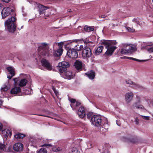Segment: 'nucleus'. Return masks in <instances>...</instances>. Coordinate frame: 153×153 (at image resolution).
<instances>
[{
  "label": "nucleus",
  "instance_id": "f257e3e1",
  "mask_svg": "<svg viewBox=\"0 0 153 153\" xmlns=\"http://www.w3.org/2000/svg\"><path fill=\"white\" fill-rule=\"evenodd\" d=\"M38 49L41 56L46 57L52 55L51 51L49 49V44L48 43H42Z\"/></svg>",
  "mask_w": 153,
  "mask_h": 153
},
{
  "label": "nucleus",
  "instance_id": "f03ea898",
  "mask_svg": "<svg viewBox=\"0 0 153 153\" xmlns=\"http://www.w3.org/2000/svg\"><path fill=\"white\" fill-rule=\"evenodd\" d=\"M16 20V17L12 16L8 18L5 22V28H7L9 32L13 33L15 31Z\"/></svg>",
  "mask_w": 153,
  "mask_h": 153
},
{
  "label": "nucleus",
  "instance_id": "7ed1b4c3",
  "mask_svg": "<svg viewBox=\"0 0 153 153\" xmlns=\"http://www.w3.org/2000/svg\"><path fill=\"white\" fill-rule=\"evenodd\" d=\"M91 122L95 126H100L102 122L101 117L98 115H94L91 117Z\"/></svg>",
  "mask_w": 153,
  "mask_h": 153
},
{
  "label": "nucleus",
  "instance_id": "20e7f679",
  "mask_svg": "<svg viewBox=\"0 0 153 153\" xmlns=\"http://www.w3.org/2000/svg\"><path fill=\"white\" fill-rule=\"evenodd\" d=\"M69 66L68 63L66 62H59L58 64V70L61 73H63L66 70V68Z\"/></svg>",
  "mask_w": 153,
  "mask_h": 153
},
{
  "label": "nucleus",
  "instance_id": "39448f33",
  "mask_svg": "<svg viewBox=\"0 0 153 153\" xmlns=\"http://www.w3.org/2000/svg\"><path fill=\"white\" fill-rule=\"evenodd\" d=\"M13 11V9H11L9 7H4L1 12V14L2 18H4L8 16L11 12Z\"/></svg>",
  "mask_w": 153,
  "mask_h": 153
},
{
  "label": "nucleus",
  "instance_id": "423d86ee",
  "mask_svg": "<svg viewBox=\"0 0 153 153\" xmlns=\"http://www.w3.org/2000/svg\"><path fill=\"white\" fill-rule=\"evenodd\" d=\"M67 54L69 57L72 59L76 58L78 55L77 52L73 48L69 49L67 52Z\"/></svg>",
  "mask_w": 153,
  "mask_h": 153
},
{
  "label": "nucleus",
  "instance_id": "0eeeda50",
  "mask_svg": "<svg viewBox=\"0 0 153 153\" xmlns=\"http://www.w3.org/2000/svg\"><path fill=\"white\" fill-rule=\"evenodd\" d=\"M92 53L91 49L88 47L84 48L82 51V55L84 58H89L91 57Z\"/></svg>",
  "mask_w": 153,
  "mask_h": 153
},
{
  "label": "nucleus",
  "instance_id": "6e6552de",
  "mask_svg": "<svg viewBox=\"0 0 153 153\" xmlns=\"http://www.w3.org/2000/svg\"><path fill=\"white\" fill-rule=\"evenodd\" d=\"M125 100L126 103H128L132 100L133 97V94L131 91L126 93L125 95Z\"/></svg>",
  "mask_w": 153,
  "mask_h": 153
},
{
  "label": "nucleus",
  "instance_id": "1a4fd4ad",
  "mask_svg": "<svg viewBox=\"0 0 153 153\" xmlns=\"http://www.w3.org/2000/svg\"><path fill=\"white\" fill-rule=\"evenodd\" d=\"M62 43H59V48L57 51H54L53 53V55L55 56H61L62 53L63 49L62 48Z\"/></svg>",
  "mask_w": 153,
  "mask_h": 153
},
{
  "label": "nucleus",
  "instance_id": "9d476101",
  "mask_svg": "<svg viewBox=\"0 0 153 153\" xmlns=\"http://www.w3.org/2000/svg\"><path fill=\"white\" fill-rule=\"evenodd\" d=\"M38 7L39 9V13L40 15L42 14L43 13L44 15L46 17L48 16H49V14H47L46 15V12L45 11H44L45 10L47 9V7H45L41 4H38Z\"/></svg>",
  "mask_w": 153,
  "mask_h": 153
},
{
  "label": "nucleus",
  "instance_id": "9b49d317",
  "mask_svg": "<svg viewBox=\"0 0 153 153\" xmlns=\"http://www.w3.org/2000/svg\"><path fill=\"white\" fill-rule=\"evenodd\" d=\"M117 48L115 46H111L107 48V50L104 55L106 56H111Z\"/></svg>",
  "mask_w": 153,
  "mask_h": 153
},
{
  "label": "nucleus",
  "instance_id": "f8f14e48",
  "mask_svg": "<svg viewBox=\"0 0 153 153\" xmlns=\"http://www.w3.org/2000/svg\"><path fill=\"white\" fill-rule=\"evenodd\" d=\"M41 62L42 65L46 67L48 70L50 71L52 69V67L48 60L43 59L42 60Z\"/></svg>",
  "mask_w": 153,
  "mask_h": 153
},
{
  "label": "nucleus",
  "instance_id": "ddd939ff",
  "mask_svg": "<svg viewBox=\"0 0 153 153\" xmlns=\"http://www.w3.org/2000/svg\"><path fill=\"white\" fill-rule=\"evenodd\" d=\"M13 148L15 151L17 152L21 151L23 150V145L20 143H16L14 145Z\"/></svg>",
  "mask_w": 153,
  "mask_h": 153
},
{
  "label": "nucleus",
  "instance_id": "4468645a",
  "mask_svg": "<svg viewBox=\"0 0 153 153\" xmlns=\"http://www.w3.org/2000/svg\"><path fill=\"white\" fill-rule=\"evenodd\" d=\"M78 114L81 118H83L85 115V109L83 107H80L78 111Z\"/></svg>",
  "mask_w": 153,
  "mask_h": 153
},
{
  "label": "nucleus",
  "instance_id": "2eb2a0df",
  "mask_svg": "<svg viewBox=\"0 0 153 153\" xmlns=\"http://www.w3.org/2000/svg\"><path fill=\"white\" fill-rule=\"evenodd\" d=\"M7 69L10 74V76L8 74L7 76V78L9 79H10L15 75L14 69L13 68L10 66L7 67Z\"/></svg>",
  "mask_w": 153,
  "mask_h": 153
},
{
  "label": "nucleus",
  "instance_id": "dca6fc26",
  "mask_svg": "<svg viewBox=\"0 0 153 153\" xmlns=\"http://www.w3.org/2000/svg\"><path fill=\"white\" fill-rule=\"evenodd\" d=\"M126 47L127 48L129 53H131L135 52L137 50L136 48L132 45H125Z\"/></svg>",
  "mask_w": 153,
  "mask_h": 153
},
{
  "label": "nucleus",
  "instance_id": "f3484780",
  "mask_svg": "<svg viewBox=\"0 0 153 153\" xmlns=\"http://www.w3.org/2000/svg\"><path fill=\"white\" fill-rule=\"evenodd\" d=\"M1 133L3 135L6 137L8 136H10L12 135V133L10 131L7 129L2 130Z\"/></svg>",
  "mask_w": 153,
  "mask_h": 153
},
{
  "label": "nucleus",
  "instance_id": "a211bd4d",
  "mask_svg": "<svg viewBox=\"0 0 153 153\" xmlns=\"http://www.w3.org/2000/svg\"><path fill=\"white\" fill-rule=\"evenodd\" d=\"M65 75L66 78L70 79L73 78L75 75L74 74H73L71 71H68L65 73Z\"/></svg>",
  "mask_w": 153,
  "mask_h": 153
},
{
  "label": "nucleus",
  "instance_id": "6ab92c4d",
  "mask_svg": "<svg viewBox=\"0 0 153 153\" xmlns=\"http://www.w3.org/2000/svg\"><path fill=\"white\" fill-rule=\"evenodd\" d=\"M109 125L108 124V123L107 119H105V122L104 124H103V126L100 128V130H102L105 131H106L108 128Z\"/></svg>",
  "mask_w": 153,
  "mask_h": 153
},
{
  "label": "nucleus",
  "instance_id": "aec40b11",
  "mask_svg": "<svg viewBox=\"0 0 153 153\" xmlns=\"http://www.w3.org/2000/svg\"><path fill=\"white\" fill-rule=\"evenodd\" d=\"M74 65L76 69L78 70H81L82 67V62L76 60L74 63Z\"/></svg>",
  "mask_w": 153,
  "mask_h": 153
},
{
  "label": "nucleus",
  "instance_id": "412c9836",
  "mask_svg": "<svg viewBox=\"0 0 153 153\" xmlns=\"http://www.w3.org/2000/svg\"><path fill=\"white\" fill-rule=\"evenodd\" d=\"M85 74L88 76L89 79H93L95 75V72L92 71H89L86 73Z\"/></svg>",
  "mask_w": 153,
  "mask_h": 153
},
{
  "label": "nucleus",
  "instance_id": "4be33fe9",
  "mask_svg": "<svg viewBox=\"0 0 153 153\" xmlns=\"http://www.w3.org/2000/svg\"><path fill=\"white\" fill-rule=\"evenodd\" d=\"M21 89L19 87H15L13 88L10 91L11 94H16L20 92Z\"/></svg>",
  "mask_w": 153,
  "mask_h": 153
},
{
  "label": "nucleus",
  "instance_id": "5701e85b",
  "mask_svg": "<svg viewBox=\"0 0 153 153\" xmlns=\"http://www.w3.org/2000/svg\"><path fill=\"white\" fill-rule=\"evenodd\" d=\"M146 48L147 51L149 53H153V44L152 43H149L146 46Z\"/></svg>",
  "mask_w": 153,
  "mask_h": 153
},
{
  "label": "nucleus",
  "instance_id": "b1692460",
  "mask_svg": "<svg viewBox=\"0 0 153 153\" xmlns=\"http://www.w3.org/2000/svg\"><path fill=\"white\" fill-rule=\"evenodd\" d=\"M27 80L26 79H22L19 82L18 85L20 87H23L26 85L27 83Z\"/></svg>",
  "mask_w": 153,
  "mask_h": 153
},
{
  "label": "nucleus",
  "instance_id": "393cba45",
  "mask_svg": "<svg viewBox=\"0 0 153 153\" xmlns=\"http://www.w3.org/2000/svg\"><path fill=\"white\" fill-rule=\"evenodd\" d=\"M123 47L124 48H123L121 49L120 53L122 54H126L129 53L128 50V48H127L126 47L125 45H126V44H124L123 45Z\"/></svg>",
  "mask_w": 153,
  "mask_h": 153
},
{
  "label": "nucleus",
  "instance_id": "a878e982",
  "mask_svg": "<svg viewBox=\"0 0 153 153\" xmlns=\"http://www.w3.org/2000/svg\"><path fill=\"white\" fill-rule=\"evenodd\" d=\"M111 41L110 40H104L102 42V44L104 45L105 48L107 49L108 47H111Z\"/></svg>",
  "mask_w": 153,
  "mask_h": 153
},
{
  "label": "nucleus",
  "instance_id": "bb28decb",
  "mask_svg": "<svg viewBox=\"0 0 153 153\" xmlns=\"http://www.w3.org/2000/svg\"><path fill=\"white\" fill-rule=\"evenodd\" d=\"M103 48L102 46L98 47L95 51V54L96 55H99L102 52Z\"/></svg>",
  "mask_w": 153,
  "mask_h": 153
},
{
  "label": "nucleus",
  "instance_id": "cd10ccee",
  "mask_svg": "<svg viewBox=\"0 0 153 153\" xmlns=\"http://www.w3.org/2000/svg\"><path fill=\"white\" fill-rule=\"evenodd\" d=\"M132 88L136 89H142L143 88V87L139 84H136L134 82L132 85L131 86Z\"/></svg>",
  "mask_w": 153,
  "mask_h": 153
},
{
  "label": "nucleus",
  "instance_id": "c85d7f7f",
  "mask_svg": "<svg viewBox=\"0 0 153 153\" xmlns=\"http://www.w3.org/2000/svg\"><path fill=\"white\" fill-rule=\"evenodd\" d=\"M84 29L85 31L88 32L93 31L94 30V28L93 27L88 26L87 25H85V26Z\"/></svg>",
  "mask_w": 153,
  "mask_h": 153
},
{
  "label": "nucleus",
  "instance_id": "c756f323",
  "mask_svg": "<svg viewBox=\"0 0 153 153\" xmlns=\"http://www.w3.org/2000/svg\"><path fill=\"white\" fill-rule=\"evenodd\" d=\"M84 47L83 45H76L75 47V50H76L77 51H80L82 50L83 51V50L84 49Z\"/></svg>",
  "mask_w": 153,
  "mask_h": 153
},
{
  "label": "nucleus",
  "instance_id": "7c9ffc66",
  "mask_svg": "<svg viewBox=\"0 0 153 153\" xmlns=\"http://www.w3.org/2000/svg\"><path fill=\"white\" fill-rule=\"evenodd\" d=\"M25 135L21 133H18L14 135L15 137L17 139H21L25 137Z\"/></svg>",
  "mask_w": 153,
  "mask_h": 153
},
{
  "label": "nucleus",
  "instance_id": "2f4dec72",
  "mask_svg": "<svg viewBox=\"0 0 153 153\" xmlns=\"http://www.w3.org/2000/svg\"><path fill=\"white\" fill-rule=\"evenodd\" d=\"M133 107L134 108H137L140 109H143L144 108V107L142 105H138L136 103H134V104Z\"/></svg>",
  "mask_w": 153,
  "mask_h": 153
},
{
  "label": "nucleus",
  "instance_id": "473e14b6",
  "mask_svg": "<svg viewBox=\"0 0 153 153\" xmlns=\"http://www.w3.org/2000/svg\"><path fill=\"white\" fill-rule=\"evenodd\" d=\"M7 148L6 146L4 144L0 143V153L2 151H6V149Z\"/></svg>",
  "mask_w": 153,
  "mask_h": 153
},
{
  "label": "nucleus",
  "instance_id": "72a5a7b5",
  "mask_svg": "<svg viewBox=\"0 0 153 153\" xmlns=\"http://www.w3.org/2000/svg\"><path fill=\"white\" fill-rule=\"evenodd\" d=\"M139 141V139L137 137H134L131 139L130 141L133 143L136 144Z\"/></svg>",
  "mask_w": 153,
  "mask_h": 153
},
{
  "label": "nucleus",
  "instance_id": "f704fd0d",
  "mask_svg": "<svg viewBox=\"0 0 153 153\" xmlns=\"http://www.w3.org/2000/svg\"><path fill=\"white\" fill-rule=\"evenodd\" d=\"M9 89V88L7 86L6 84L4 85L1 88V92H5L7 91Z\"/></svg>",
  "mask_w": 153,
  "mask_h": 153
},
{
  "label": "nucleus",
  "instance_id": "c9c22d12",
  "mask_svg": "<svg viewBox=\"0 0 153 153\" xmlns=\"http://www.w3.org/2000/svg\"><path fill=\"white\" fill-rule=\"evenodd\" d=\"M79 152L76 147H74L69 153H79Z\"/></svg>",
  "mask_w": 153,
  "mask_h": 153
},
{
  "label": "nucleus",
  "instance_id": "e433bc0d",
  "mask_svg": "<svg viewBox=\"0 0 153 153\" xmlns=\"http://www.w3.org/2000/svg\"><path fill=\"white\" fill-rule=\"evenodd\" d=\"M37 153H47V151L44 148L41 149L39 151H37Z\"/></svg>",
  "mask_w": 153,
  "mask_h": 153
},
{
  "label": "nucleus",
  "instance_id": "4c0bfd02",
  "mask_svg": "<svg viewBox=\"0 0 153 153\" xmlns=\"http://www.w3.org/2000/svg\"><path fill=\"white\" fill-rule=\"evenodd\" d=\"M126 83L132 86L134 83L131 79H128L126 80Z\"/></svg>",
  "mask_w": 153,
  "mask_h": 153
},
{
  "label": "nucleus",
  "instance_id": "58836bf2",
  "mask_svg": "<svg viewBox=\"0 0 153 153\" xmlns=\"http://www.w3.org/2000/svg\"><path fill=\"white\" fill-rule=\"evenodd\" d=\"M127 30L131 32H133L135 30L133 28H131L129 27H126Z\"/></svg>",
  "mask_w": 153,
  "mask_h": 153
},
{
  "label": "nucleus",
  "instance_id": "ea45409f",
  "mask_svg": "<svg viewBox=\"0 0 153 153\" xmlns=\"http://www.w3.org/2000/svg\"><path fill=\"white\" fill-rule=\"evenodd\" d=\"M78 40H71L68 42L67 44H72V43H76L77 42H78Z\"/></svg>",
  "mask_w": 153,
  "mask_h": 153
},
{
  "label": "nucleus",
  "instance_id": "a19ab883",
  "mask_svg": "<svg viewBox=\"0 0 153 153\" xmlns=\"http://www.w3.org/2000/svg\"><path fill=\"white\" fill-rule=\"evenodd\" d=\"M52 146V145L51 144L48 143H45L41 146L42 147H44L45 146L46 147H51Z\"/></svg>",
  "mask_w": 153,
  "mask_h": 153
},
{
  "label": "nucleus",
  "instance_id": "79ce46f5",
  "mask_svg": "<svg viewBox=\"0 0 153 153\" xmlns=\"http://www.w3.org/2000/svg\"><path fill=\"white\" fill-rule=\"evenodd\" d=\"M93 115V113L92 112H88L86 114L87 117L88 118H89Z\"/></svg>",
  "mask_w": 153,
  "mask_h": 153
},
{
  "label": "nucleus",
  "instance_id": "37998d69",
  "mask_svg": "<svg viewBox=\"0 0 153 153\" xmlns=\"http://www.w3.org/2000/svg\"><path fill=\"white\" fill-rule=\"evenodd\" d=\"M52 89L53 91H54V92L55 94H56V96L57 97H58V96L59 95V93L58 91L56 90L55 88L53 87H52Z\"/></svg>",
  "mask_w": 153,
  "mask_h": 153
},
{
  "label": "nucleus",
  "instance_id": "c03bdc74",
  "mask_svg": "<svg viewBox=\"0 0 153 153\" xmlns=\"http://www.w3.org/2000/svg\"><path fill=\"white\" fill-rule=\"evenodd\" d=\"M133 60L137 61V62H145V61H148L149 60V59L140 60V59H137L134 58Z\"/></svg>",
  "mask_w": 153,
  "mask_h": 153
},
{
  "label": "nucleus",
  "instance_id": "a18cd8bd",
  "mask_svg": "<svg viewBox=\"0 0 153 153\" xmlns=\"http://www.w3.org/2000/svg\"><path fill=\"white\" fill-rule=\"evenodd\" d=\"M19 78H15L13 79V80L14 81V85L16 86L17 84V82L19 81Z\"/></svg>",
  "mask_w": 153,
  "mask_h": 153
},
{
  "label": "nucleus",
  "instance_id": "49530a36",
  "mask_svg": "<svg viewBox=\"0 0 153 153\" xmlns=\"http://www.w3.org/2000/svg\"><path fill=\"white\" fill-rule=\"evenodd\" d=\"M69 100L72 103H75L76 102V100L74 99H71Z\"/></svg>",
  "mask_w": 153,
  "mask_h": 153
},
{
  "label": "nucleus",
  "instance_id": "de8ad7c7",
  "mask_svg": "<svg viewBox=\"0 0 153 153\" xmlns=\"http://www.w3.org/2000/svg\"><path fill=\"white\" fill-rule=\"evenodd\" d=\"M142 117H143V118L146 120H149V117L148 116H142Z\"/></svg>",
  "mask_w": 153,
  "mask_h": 153
},
{
  "label": "nucleus",
  "instance_id": "09e8293b",
  "mask_svg": "<svg viewBox=\"0 0 153 153\" xmlns=\"http://www.w3.org/2000/svg\"><path fill=\"white\" fill-rule=\"evenodd\" d=\"M116 123H117V125L118 126H120L121 124V123L120 121V120H117Z\"/></svg>",
  "mask_w": 153,
  "mask_h": 153
},
{
  "label": "nucleus",
  "instance_id": "8fccbe9b",
  "mask_svg": "<svg viewBox=\"0 0 153 153\" xmlns=\"http://www.w3.org/2000/svg\"><path fill=\"white\" fill-rule=\"evenodd\" d=\"M135 122L136 123V124H137L139 123V120L138 118H135Z\"/></svg>",
  "mask_w": 153,
  "mask_h": 153
},
{
  "label": "nucleus",
  "instance_id": "3c124183",
  "mask_svg": "<svg viewBox=\"0 0 153 153\" xmlns=\"http://www.w3.org/2000/svg\"><path fill=\"white\" fill-rule=\"evenodd\" d=\"M111 41V45L114 44L116 45L117 44V42L115 41Z\"/></svg>",
  "mask_w": 153,
  "mask_h": 153
},
{
  "label": "nucleus",
  "instance_id": "603ef678",
  "mask_svg": "<svg viewBox=\"0 0 153 153\" xmlns=\"http://www.w3.org/2000/svg\"><path fill=\"white\" fill-rule=\"evenodd\" d=\"M20 76H22V77H23L24 78H25L27 76V75H26V74H20Z\"/></svg>",
  "mask_w": 153,
  "mask_h": 153
},
{
  "label": "nucleus",
  "instance_id": "864d4df0",
  "mask_svg": "<svg viewBox=\"0 0 153 153\" xmlns=\"http://www.w3.org/2000/svg\"><path fill=\"white\" fill-rule=\"evenodd\" d=\"M146 101L149 104L152 101V100L149 99H147L146 100Z\"/></svg>",
  "mask_w": 153,
  "mask_h": 153
},
{
  "label": "nucleus",
  "instance_id": "5fc2aeb1",
  "mask_svg": "<svg viewBox=\"0 0 153 153\" xmlns=\"http://www.w3.org/2000/svg\"><path fill=\"white\" fill-rule=\"evenodd\" d=\"M1 1L6 3L9 2L10 0H1Z\"/></svg>",
  "mask_w": 153,
  "mask_h": 153
},
{
  "label": "nucleus",
  "instance_id": "6e6d98bb",
  "mask_svg": "<svg viewBox=\"0 0 153 153\" xmlns=\"http://www.w3.org/2000/svg\"><path fill=\"white\" fill-rule=\"evenodd\" d=\"M125 58H126V59H132V60H133V59H134V58L131 57H129L126 56Z\"/></svg>",
  "mask_w": 153,
  "mask_h": 153
},
{
  "label": "nucleus",
  "instance_id": "4d7b16f0",
  "mask_svg": "<svg viewBox=\"0 0 153 153\" xmlns=\"http://www.w3.org/2000/svg\"><path fill=\"white\" fill-rule=\"evenodd\" d=\"M135 22L139 25H140V22L137 19L136 21Z\"/></svg>",
  "mask_w": 153,
  "mask_h": 153
},
{
  "label": "nucleus",
  "instance_id": "13d9d810",
  "mask_svg": "<svg viewBox=\"0 0 153 153\" xmlns=\"http://www.w3.org/2000/svg\"><path fill=\"white\" fill-rule=\"evenodd\" d=\"M3 7V5L1 3H0V10H1L2 9Z\"/></svg>",
  "mask_w": 153,
  "mask_h": 153
},
{
  "label": "nucleus",
  "instance_id": "bf43d9fd",
  "mask_svg": "<svg viewBox=\"0 0 153 153\" xmlns=\"http://www.w3.org/2000/svg\"><path fill=\"white\" fill-rule=\"evenodd\" d=\"M3 128V126L1 123H0V131Z\"/></svg>",
  "mask_w": 153,
  "mask_h": 153
},
{
  "label": "nucleus",
  "instance_id": "052dcab7",
  "mask_svg": "<svg viewBox=\"0 0 153 153\" xmlns=\"http://www.w3.org/2000/svg\"><path fill=\"white\" fill-rule=\"evenodd\" d=\"M71 107L72 108L73 110H74L76 109V108L73 106V104H71Z\"/></svg>",
  "mask_w": 153,
  "mask_h": 153
},
{
  "label": "nucleus",
  "instance_id": "680f3d73",
  "mask_svg": "<svg viewBox=\"0 0 153 153\" xmlns=\"http://www.w3.org/2000/svg\"><path fill=\"white\" fill-rule=\"evenodd\" d=\"M52 150L53 151H59V150H58V149H56L55 150V149L54 148H53Z\"/></svg>",
  "mask_w": 153,
  "mask_h": 153
},
{
  "label": "nucleus",
  "instance_id": "e2e57ef3",
  "mask_svg": "<svg viewBox=\"0 0 153 153\" xmlns=\"http://www.w3.org/2000/svg\"><path fill=\"white\" fill-rule=\"evenodd\" d=\"M80 104L79 103L76 102V106H78Z\"/></svg>",
  "mask_w": 153,
  "mask_h": 153
},
{
  "label": "nucleus",
  "instance_id": "0e129e2a",
  "mask_svg": "<svg viewBox=\"0 0 153 153\" xmlns=\"http://www.w3.org/2000/svg\"><path fill=\"white\" fill-rule=\"evenodd\" d=\"M100 17H101V18H103L105 17V15H101V16H100Z\"/></svg>",
  "mask_w": 153,
  "mask_h": 153
},
{
  "label": "nucleus",
  "instance_id": "69168bd1",
  "mask_svg": "<svg viewBox=\"0 0 153 153\" xmlns=\"http://www.w3.org/2000/svg\"><path fill=\"white\" fill-rule=\"evenodd\" d=\"M88 144L90 145V146H88V149H90V148H91V144L88 143Z\"/></svg>",
  "mask_w": 153,
  "mask_h": 153
},
{
  "label": "nucleus",
  "instance_id": "338daca9",
  "mask_svg": "<svg viewBox=\"0 0 153 153\" xmlns=\"http://www.w3.org/2000/svg\"><path fill=\"white\" fill-rule=\"evenodd\" d=\"M23 27V26H22L20 28H19V27H18V29L19 30H21V29H22V27Z\"/></svg>",
  "mask_w": 153,
  "mask_h": 153
},
{
  "label": "nucleus",
  "instance_id": "774afa93",
  "mask_svg": "<svg viewBox=\"0 0 153 153\" xmlns=\"http://www.w3.org/2000/svg\"><path fill=\"white\" fill-rule=\"evenodd\" d=\"M137 19H133L132 20V21L134 22H136V21Z\"/></svg>",
  "mask_w": 153,
  "mask_h": 153
}]
</instances>
